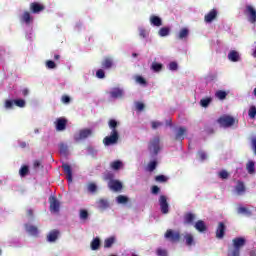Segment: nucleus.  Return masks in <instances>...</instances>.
Masks as SVG:
<instances>
[{"mask_svg":"<svg viewBox=\"0 0 256 256\" xmlns=\"http://www.w3.org/2000/svg\"><path fill=\"white\" fill-rule=\"evenodd\" d=\"M159 205H160L161 213H163V215H167V213H169V203L167 202V196L165 195L160 196Z\"/></svg>","mask_w":256,"mask_h":256,"instance_id":"obj_8","label":"nucleus"},{"mask_svg":"<svg viewBox=\"0 0 256 256\" xmlns=\"http://www.w3.org/2000/svg\"><path fill=\"white\" fill-rule=\"evenodd\" d=\"M62 169L66 175V179L69 183H73V170L71 169V165L63 164Z\"/></svg>","mask_w":256,"mask_h":256,"instance_id":"obj_11","label":"nucleus"},{"mask_svg":"<svg viewBox=\"0 0 256 256\" xmlns=\"http://www.w3.org/2000/svg\"><path fill=\"white\" fill-rule=\"evenodd\" d=\"M116 201L119 205H124L125 203H129V198L127 196L119 195L116 198Z\"/></svg>","mask_w":256,"mask_h":256,"instance_id":"obj_38","label":"nucleus"},{"mask_svg":"<svg viewBox=\"0 0 256 256\" xmlns=\"http://www.w3.org/2000/svg\"><path fill=\"white\" fill-rule=\"evenodd\" d=\"M46 67H47V69H56L57 64H55V62L53 60H47Z\"/></svg>","mask_w":256,"mask_h":256,"instance_id":"obj_49","label":"nucleus"},{"mask_svg":"<svg viewBox=\"0 0 256 256\" xmlns=\"http://www.w3.org/2000/svg\"><path fill=\"white\" fill-rule=\"evenodd\" d=\"M169 33H171V29L169 27H162L158 31V35L160 37H167V35H169Z\"/></svg>","mask_w":256,"mask_h":256,"instance_id":"obj_33","label":"nucleus"},{"mask_svg":"<svg viewBox=\"0 0 256 256\" xmlns=\"http://www.w3.org/2000/svg\"><path fill=\"white\" fill-rule=\"evenodd\" d=\"M251 143H252L253 152H254V154L256 155V137H253V138L251 139Z\"/></svg>","mask_w":256,"mask_h":256,"instance_id":"obj_62","label":"nucleus"},{"mask_svg":"<svg viewBox=\"0 0 256 256\" xmlns=\"http://www.w3.org/2000/svg\"><path fill=\"white\" fill-rule=\"evenodd\" d=\"M59 153L60 155H67L69 153V147L65 143L59 144Z\"/></svg>","mask_w":256,"mask_h":256,"instance_id":"obj_34","label":"nucleus"},{"mask_svg":"<svg viewBox=\"0 0 256 256\" xmlns=\"http://www.w3.org/2000/svg\"><path fill=\"white\" fill-rule=\"evenodd\" d=\"M24 227L29 235H32L33 237H37V235H39V228H37V226H33L31 224H25Z\"/></svg>","mask_w":256,"mask_h":256,"instance_id":"obj_17","label":"nucleus"},{"mask_svg":"<svg viewBox=\"0 0 256 256\" xmlns=\"http://www.w3.org/2000/svg\"><path fill=\"white\" fill-rule=\"evenodd\" d=\"M189 37V29L182 28L178 34V39H187Z\"/></svg>","mask_w":256,"mask_h":256,"instance_id":"obj_36","label":"nucleus"},{"mask_svg":"<svg viewBox=\"0 0 256 256\" xmlns=\"http://www.w3.org/2000/svg\"><path fill=\"white\" fill-rule=\"evenodd\" d=\"M97 79H105V69L100 68L96 71Z\"/></svg>","mask_w":256,"mask_h":256,"instance_id":"obj_45","label":"nucleus"},{"mask_svg":"<svg viewBox=\"0 0 256 256\" xmlns=\"http://www.w3.org/2000/svg\"><path fill=\"white\" fill-rule=\"evenodd\" d=\"M228 59L229 61H232V63H237V61L240 59L239 52L231 50L228 54Z\"/></svg>","mask_w":256,"mask_h":256,"instance_id":"obj_26","label":"nucleus"},{"mask_svg":"<svg viewBox=\"0 0 256 256\" xmlns=\"http://www.w3.org/2000/svg\"><path fill=\"white\" fill-rule=\"evenodd\" d=\"M136 109L137 111H143L145 109V104H143L142 102H136Z\"/></svg>","mask_w":256,"mask_h":256,"instance_id":"obj_60","label":"nucleus"},{"mask_svg":"<svg viewBox=\"0 0 256 256\" xmlns=\"http://www.w3.org/2000/svg\"><path fill=\"white\" fill-rule=\"evenodd\" d=\"M156 253L158 256H167V250H165V249L159 248V249H157Z\"/></svg>","mask_w":256,"mask_h":256,"instance_id":"obj_61","label":"nucleus"},{"mask_svg":"<svg viewBox=\"0 0 256 256\" xmlns=\"http://www.w3.org/2000/svg\"><path fill=\"white\" fill-rule=\"evenodd\" d=\"M90 247L92 251H97L101 247V240L99 237H96L91 241Z\"/></svg>","mask_w":256,"mask_h":256,"instance_id":"obj_28","label":"nucleus"},{"mask_svg":"<svg viewBox=\"0 0 256 256\" xmlns=\"http://www.w3.org/2000/svg\"><path fill=\"white\" fill-rule=\"evenodd\" d=\"M110 167L114 171H119V169H121V167H123V162H121V160L113 161L110 163Z\"/></svg>","mask_w":256,"mask_h":256,"instance_id":"obj_31","label":"nucleus"},{"mask_svg":"<svg viewBox=\"0 0 256 256\" xmlns=\"http://www.w3.org/2000/svg\"><path fill=\"white\" fill-rule=\"evenodd\" d=\"M211 101H213V99H211V97L203 98L200 100V105H201V107H209V105L211 104Z\"/></svg>","mask_w":256,"mask_h":256,"instance_id":"obj_41","label":"nucleus"},{"mask_svg":"<svg viewBox=\"0 0 256 256\" xmlns=\"http://www.w3.org/2000/svg\"><path fill=\"white\" fill-rule=\"evenodd\" d=\"M185 133H187V128L180 127L175 135V141H183L185 139Z\"/></svg>","mask_w":256,"mask_h":256,"instance_id":"obj_22","label":"nucleus"},{"mask_svg":"<svg viewBox=\"0 0 256 256\" xmlns=\"http://www.w3.org/2000/svg\"><path fill=\"white\" fill-rule=\"evenodd\" d=\"M218 177L220 179H229V172H227V170H221L219 173H218Z\"/></svg>","mask_w":256,"mask_h":256,"instance_id":"obj_46","label":"nucleus"},{"mask_svg":"<svg viewBox=\"0 0 256 256\" xmlns=\"http://www.w3.org/2000/svg\"><path fill=\"white\" fill-rule=\"evenodd\" d=\"M194 227L196 231H199V233H205V231H207V225H205L203 220H198Z\"/></svg>","mask_w":256,"mask_h":256,"instance_id":"obj_21","label":"nucleus"},{"mask_svg":"<svg viewBox=\"0 0 256 256\" xmlns=\"http://www.w3.org/2000/svg\"><path fill=\"white\" fill-rule=\"evenodd\" d=\"M238 213L239 214H245V215H251V211H249V209L241 206L238 208Z\"/></svg>","mask_w":256,"mask_h":256,"instance_id":"obj_50","label":"nucleus"},{"mask_svg":"<svg viewBox=\"0 0 256 256\" xmlns=\"http://www.w3.org/2000/svg\"><path fill=\"white\" fill-rule=\"evenodd\" d=\"M217 10L216 9H212L210 10L205 16H204V21L205 23H213V21H215V19H217Z\"/></svg>","mask_w":256,"mask_h":256,"instance_id":"obj_14","label":"nucleus"},{"mask_svg":"<svg viewBox=\"0 0 256 256\" xmlns=\"http://www.w3.org/2000/svg\"><path fill=\"white\" fill-rule=\"evenodd\" d=\"M148 35L149 33L147 32V30H145L144 28L139 29V37H141L142 39H147Z\"/></svg>","mask_w":256,"mask_h":256,"instance_id":"obj_51","label":"nucleus"},{"mask_svg":"<svg viewBox=\"0 0 256 256\" xmlns=\"http://www.w3.org/2000/svg\"><path fill=\"white\" fill-rule=\"evenodd\" d=\"M234 249L231 251L230 256H241V248L245 247L247 241L243 237H237L232 240Z\"/></svg>","mask_w":256,"mask_h":256,"instance_id":"obj_1","label":"nucleus"},{"mask_svg":"<svg viewBox=\"0 0 256 256\" xmlns=\"http://www.w3.org/2000/svg\"><path fill=\"white\" fill-rule=\"evenodd\" d=\"M165 238L169 239L172 243H177L181 239V233L169 229L165 233Z\"/></svg>","mask_w":256,"mask_h":256,"instance_id":"obj_7","label":"nucleus"},{"mask_svg":"<svg viewBox=\"0 0 256 256\" xmlns=\"http://www.w3.org/2000/svg\"><path fill=\"white\" fill-rule=\"evenodd\" d=\"M97 205L100 209H107L109 207V201H107V199L101 198L98 200Z\"/></svg>","mask_w":256,"mask_h":256,"instance_id":"obj_35","label":"nucleus"},{"mask_svg":"<svg viewBox=\"0 0 256 256\" xmlns=\"http://www.w3.org/2000/svg\"><path fill=\"white\" fill-rule=\"evenodd\" d=\"M91 135H93V131L91 129H82L79 131L78 135L74 136V141L79 143V141H83V139H87L88 137H91Z\"/></svg>","mask_w":256,"mask_h":256,"instance_id":"obj_5","label":"nucleus"},{"mask_svg":"<svg viewBox=\"0 0 256 256\" xmlns=\"http://www.w3.org/2000/svg\"><path fill=\"white\" fill-rule=\"evenodd\" d=\"M150 23L151 25H154V27H161L163 25V20L159 16L152 15L150 17Z\"/></svg>","mask_w":256,"mask_h":256,"instance_id":"obj_25","label":"nucleus"},{"mask_svg":"<svg viewBox=\"0 0 256 256\" xmlns=\"http://www.w3.org/2000/svg\"><path fill=\"white\" fill-rule=\"evenodd\" d=\"M157 183H167V177L165 175H158L155 177Z\"/></svg>","mask_w":256,"mask_h":256,"instance_id":"obj_47","label":"nucleus"},{"mask_svg":"<svg viewBox=\"0 0 256 256\" xmlns=\"http://www.w3.org/2000/svg\"><path fill=\"white\" fill-rule=\"evenodd\" d=\"M184 239L188 247L195 245V238L192 236V234H189V233L185 234Z\"/></svg>","mask_w":256,"mask_h":256,"instance_id":"obj_29","label":"nucleus"},{"mask_svg":"<svg viewBox=\"0 0 256 256\" xmlns=\"http://www.w3.org/2000/svg\"><path fill=\"white\" fill-rule=\"evenodd\" d=\"M160 139L159 137L154 138L150 144H149V151H153L154 155H157L159 153L160 147H159Z\"/></svg>","mask_w":256,"mask_h":256,"instance_id":"obj_12","label":"nucleus"},{"mask_svg":"<svg viewBox=\"0 0 256 256\" xmlns=\"http://www.w3.org/2000/svg\"><path fill=\"white\" fill-rule=\"evenodd\" d=\"M151 69H152V71H154V73H160V71L163 70V64L153 62L151 65Z\"/></svg>","mask_w":256,"mask_h":256,"instance_id":"obj_32","label":"nucleus"},{"mask_svg":"<svg viewBox=\"0 0 256 256\" xmlns=\"http://www.w3.org/2000/svg\"><path fill=\"white\" fill-rule=\"evenodd\" d=\"M136 82H138L139 85H147V80L142 76H136Z\"/></svg>","mask_w":256,"mask_h":256,"instance_id":"obj_54","label":"nucleus"},{"mask_svg":"<svg viewBox=\"0 0 256 256\" xmlns=\"http://www.w3.org/2000/svg\"><path fill=\"white\" fill-rule=\"evenodd\" d=\"M225 229H227L225 223L219 222L216 229V239H223L225 237Z\"/></svg>","mask_w":256,"mask_h":256,"instance_id":"obj_13","label":"nucleus"},{"mask_svg":"<svg viewBox=\"0 0 256 256\" xmlns=\"http://www.w3.org/2000/svg\"><path fill=\"white\" fill-rule=\"evenodd\" d=\"M215 95H216L217 99H220V101L227 99V92H225L223 90H218Z\"/></svg>","mask_w":256,"mask_h":256,"instance_id":"obj_39","label":"nucleus"},{"mask_svg":"<svg viewBox=\"0 0 256 256\" xmlns=\"http://www.w3.org/2000/svg\"><path fill=\"white\" fill-rule=\"evenodd\" d=\"M155 169H157V161L154 160V161L149 162L148 171L150 173H153V171H155Z\"/></svg>","mask_w":256,"mask_h":256,"instance_id":"obj_44","label":"nucleus"},{"mask_svg":"<svg viewBox=\"0 0 256 256\" xmlns=\"http://www.w3.org/2000/svg\"><path fill=\"white\" fill-rule=\"evenodd\" d=\"M13 105H16V107L23 108L26 105V102L24 99H16V100H6L4 103V107L6 109H13Z\"/></svg>","mask_w":256,"mask_h":256,"instance_id":"obj_4","label":"nucleus"},{"mask_svg":"<svg viewBox=\"0 0 256 256\" xmlns=\"http://www.w3.org/2000/svg\"><path fill=\"white\" fill-rule=\"evenodd\" d=\"M59 230H52L49 232V234L47 235V241L49 243H55V241H57V239H59Z\"/></svg>","mask_w":256,"mask_h":256,"instance_id":"obj_20","label":"nucleus"},{"mask_svg":"<svg viewBox=\"0 0 256 256\" xmlns=\"http://www.w3.org/2000/svg\"><path fill=\"white\" fill-rule=\"evenodd\" d=\"M104 180L105 181H115V174H113V172H109V171H107V172H105L104 173Z\"/></svg>","mask_w":256,"mask_h":256,"instance_id":"obj_40","label":"nucleus"},{"mask_svg":"<svg viewBox=\"0 0 256 256\" xmlns=\"http://www.w3.org/2000/svg\"><path fill=\"white\" fill-rule=\"evenodd\" d=\"M60 207L61 204L59 203V200H57L55 197H52L50 200V211L52 213H59Z\"/></svg>","mask_w":256,"mask_h":256,"instance_id":"obj_15","label":"nucleus"},{"mask_svg":"<svg viewBox=\"0 0 256 256\" xmlns=\"http://www.w3.org/2000/svg\"><path fill=\"white\" fill-rule=\"evenodd\" d=\"M61 101L65 105H69V103H71V97H69L68 95H63Z\"/></svg>","mask_w":256,"mask_h":256,"instance_id":"obj_57","label":"nucleus"},{"mask_svg":"<svg viewBox=\"0 0 256 256\" xmlns=\"http://www.w3.org/2000/svg\"><path fill=\"white\" fill-rule=\"evenodd\" d=\"M244 15L248 17L249 23H256V10L253 6L247 5L244 11Z\"/></svg>","mask_w":256,"mask_h":256,"instance_id":"obj_6","label":"nucleus"},{"mask_svg":"<svg viewBox=\"0 0 256 256\" xmlns=\"http://www.w3.org/2000/svg\"><path fill=\"white\" fill-rule=\"evenodd\" d=\"M197 156L201 161H205V159H207V153H205V151H198Z\"/></svg>","mask_w":256,"mask_h":256,"instance_id":"obj_56","label":"nucleus"},{"mask_svg":"<svg viewBox=\"0 0 256 256\" xmlns=\"http://www.w3.org/2000/svg\"><path fill=\"white\" fill-rule=\"evenodd\" d=\"M108 187L111 191H115L116 193L123 189V183L119 180H114L108 182Z\"/></svg>","mask_w":256,"mask_h":256,"instance_id":"obj_10","label":"nucleus"},{"mask_svg":"<svg viewBox=\"0 0 256 256\" xmlns=\"http://www.w3.org/2000/svg\"><path fill=\"white\" fill-rule=\"evenodd\" d=\"M108 125L112 131H117V121L115 119H110Z\"/></svg>","mask_w":256,"mask_h":256,"instance_id":"obj_43","label":"nucleus"},{"mask_svg":"<svg viewBox=\"0 0 256 256\" xmlns=\"http://www.w3.org/2000/svg\"><path fill=\"white\" fill-rule=\"evenodd\" d=\"M248 115L250 117V119H255L256 116V107L255 106H251L249 111H248Z\"/></svg>","mask_w":256,"mask_h":256,"instance_id":"obj_48","label":"nucleus"},{"mask_svg":"<svg viewBox=\"0 0 256 256\" xmlns=\"http://www.w3.org/2000/svg\"><path fill=\"white\" fill-rule=\"evenodd\" d=\"M20 19L22 23H26V25H30L33 21V17H31V13H29L28 11H25Z\"/></svg>","mask_w":256,"mask_h":256,"instance_id":"obj_23","label":"nucleus"},{"mask_svg":"<svg viewBox=\"0 0 256 256\" xmlns=\"http://www.w3.org/2000/svg\"><path fill=\"white\" fill-rule=\"evenodd\" d=\"M88 191H90V193H95L97 191V185L95 183L88 184Z\"/></svg>","mask_w":256,"mask_h":256,"instance_id":"obj_55","label":"nucleus"},{"mask_svg":"<svg viewBox=\"0 0 256 256\" xmlns=\"http://www.w3.org/2000/svg\"><path fill=\"white\" fill-rule=\"evenodd\" d=\"M159 191H161L159 186H156V185L152 186V188H151L152 195H159Z\"/></svg>","mask_w":256,"mask_h":256,"instance_id":"obj_59","label":"nucleus"},{"mask_svg":"<svg viewBox=\"0 0 256 256\" xmlns=\"http://www.w3.org/2000/svg\"><path fill=\"white\" fill-rule=\"evenodd\" d=\"M67 129V119L65 118H58L56 120V130L58 131H65Z\"/></svg>","mask_w":256,"mask_h":256,"instance_id":"obj_18","label":"nucleus"},{"mask_svg":"<svg viewBox=\"0 0 256 256\" xmlns=\"http://www.w3.org/2000/svg\"><path fill=\"white\" fill-rule=\"evenodd\" d=\"M119 142V131L117 130H112L109 136H106L103 139V144L106 147H109L111 145H117V143Z\"/></svg>","mask_w":256,"mask_h":256,"instance_id":"obj_2","label":"nucleus"},{"mask_svg":"<svg viewBox=\"0 0 256 256\" xmlns=\"http://www.w3.org/2000/svg\"><path fill=\"white\" fill-rule=\"evenodd\" d=\"M169 69L170 71H177V69H179V65L177 62H170Z\"/></svg>","mask_w":256,"mask_h":256,"instance_id":"obj_58","label":"nucleus"},{"mask_svg":"<svg viewBox=\"0 0 256 256\" xmlns=\"http://www.w3.org/2000/svg\"><path fill=\"white\" fill-rule=\"evenodd\" d=\"M113 243H115V238L110 237L104 241V247L109 249L110 247H113Z\"/></svg>","mask_w":256,"mask_h":256,"instance_id":"obj_42","label":"nucleus"},{"mask_svg":"<svg viewBox=\"0 0 256 256\" xmlns=\"http://www.w3.org/2000/svg\"><path fill=\"white\" fill-rule=\"evenodd\" d=\"M246 170L249 173V175H253L255 173V162L250 160L246 164Z\"/></svg>","mask_w":256,"mask_h":256,"instance_id":"obj_30","label":"nucleus"},{"mask_svg":"<svg viewBox=\"0 0 256 256\" xmlns=\"http://www.w3.org/2000/svg\"><path fill=\"white\" fill-rule=\"evenodd\" d=\"M114 65L115 62L111 57H105L101 62V67L102 69H104V71H109L110 69H113Z\"/></svg>","mask_w":256,"mask_h":256,"instance_id":"obj_9","label":"nucleus"},{"mask_svg":"<svg viewBox=\"0 0 256 256\" xmlns=\"http://www.w3.org/2000/svg\"><path fill=\"white\" fill-rule=\"evenodd\" d=\"M162 125H163V123H161V122L153 121L152 129H157L158 127H161Z\"/></svg>","mask_w":256,"mask_h":256,"instance_id":"obj_63","label":"nucleus"},{"mask_svg":"<svg viewBox=\"0 0 256 256\" xmlns=\"http://www.w3.org/2000/svg\"><path fill=\"white\" fill-rule=\"evenodd\" d=\"M110 97H112V99H121V97H123V90L114 88L113 91L110 92Z\"/></svg>","mask_w":256,"mask_h":256,"instance_id":"obj_27","label":"nucleus"},{"mask_svg":"<svg viewBox=\"0 0 256 256\" xmlns=\"http://www.w3.org/2000/svg\"><path fill=\"white\" fill-rule=\"evenodd\" d=\"M196 216L191 212L184 214V225H193L195 223Z\"/></svg>","mask_w":256,"mask_h":256,"instance_id":"obj_19","label":"nucleus"},{"mask_svg":"<svg viewBox=\"0 0 256 256\" xmlns=\"http://www.w3.org/2000/svg\"><path fill=\"white\" fill-rule=\"evenodd\" d=\"M217 123H219L220 127H233L235 125V118L229 115H223L218 118Z\"/></svg>","mask_w":256,"mask_h":256,"instance_id":"obj_3","label":"nucleus"},{"mask_svg":"<svg viewBox=\"0 0 256 256\" xmlns=\"http://www.w3.org/2000/svg\"><path fill=\"white\" fill-rule=\"evenodd\" d=\"M33 168L34 169H43V164H42L41 160H34Z\"/></svg>","mask_w":256,"mask_h":256,"instance_id":"obj_52","label":"nucleus"},{"mask_svg":"<svg viewBox=\"0 0 256 256\" xmlns=\"http://www.w3.org/2000/svg\"><path fill=\"white\" fill-rule=\"evenodd\" d=\"M30 11L32 13H41V11H45V6L39 2H32L30 4Z\"/></svg>","mask_w":256,"mask_h":256,"instance_id":"obj_16","label":"nucleus"},{"mask_svg":"<svg viewBox=\"0 0 256 256\" xmlns=\"http://www.w3.org/2000/svg\"><path fill=\"white\" fill-rule=\"evenodd\" d=\"M235 190L237 195H243V193L246 191L245 183L243 181H238L235 186Z\"/></svg>","mask_w":256,"mask_h":256,"instance_id":"obj_24","label":"nucleus"},{"mask_svg":"<svg viewBox=\"0 0 256 256\" xmlns=\"http://www.w3.org/2000/svg\"><path fill=\"white\" fill-rule=\"evenodd\" d=\"M20 177H27L29 175V166L23 165L19 170Z\"/></svg>","mask_w":256,"mask_h":256,"instance_id":"obj_37","label":"nucleus"},{"mask_svg":"<svg viewBox=\"0 0 256 256\" xmlns=\"http://www.w3.org/2000/svg\"><path fill=\"white\" fill-rule=\"evenodd\" d=\"M250 256H256L255 250L250 251Z\"/></svg>","mask_w":256,"mask_h":256,"instance_id":"obj_64","label":"nucleus"},{"mask_svg":"<svg viewBox=\"0 0 256 256\" xmlns=\"http://www.w3.org/2000/svg\"><path fill=\"white\" fill-rule=\"evenodd\" d=\"M89 218V212H87V210H81L80 211V219H83V220H85V219H88Z\"/></svg>","mask_w":256,"mask_h":256,"instance_id":"obj_53","label":"nucleus"}]
</instances>
